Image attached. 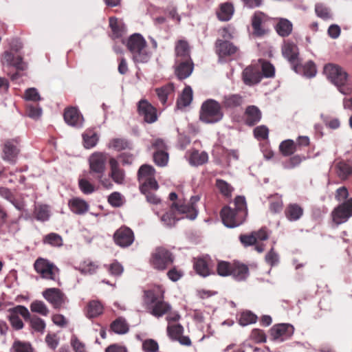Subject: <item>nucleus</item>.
Masks as SVG:
<instances>
[{"instance_id":"obj_1","label":"nucleus","mask_w":352,"mask_h":352,"mask_svg":"<svg viewBox=\"0 0 352 352\" xmlns=\"http://www.w3.org/2000/svg\"><path fill=\"white\" fill-rule=\"evenodd\" d=\"M169 199L173 203L169 211L161 217L164 225L173 226L177 221L184 217L191 220L196 219L198 214L197 204L201 199L199 195L192 196L188 203L182 202L181 199L177 200V195L175 192L170 193Z\"/></svg>"},{"instance_id":"obj_15","label":"nucleus","mask_w":352,"mask_h":352,"mask_svg":"<svg viewBox=\"0 0 352 352\" xmlns=\"http://www.w3.org/2000/svg\"><path fill=\"white\" fill-rule=\"evenodd\" d=\"M282 54L283 56L288 60L292 65L293 69L296 72L300 70L301 67L298 65V48L296 45L291 42H285L282 46Z\"/></svg>"},{"instance_id":"obj_17","label":"nucleus","mask_w":352,"mask_h":352,"mask_svg":"<svg viewBox=\"0 0 352 352\" xmlns=\"http://www.w3.org/2000/svg\"><path fill=\"white\" fill-rule=\"evenodd\" d=\"M63 118L65 122L71 126L81 128L83 126L84 118L77 107H69L65 108Z\"/></svg>"},{"instance_id":"obj_36","label":"nucleus","mask_w":352,"mask_h":352,"mask_svg":"<svg viewBox=\"0 0 352 352\" xmlns=\"http://www.w3.org/2000/svg\"><path fill=\"white\" fill-rule=\"evenodd\" d=\"M188 155V161L193 166H200L206 163L208 160L207 153L199 152L197 150H192L187 153Z\"/></svg>"},{"instance_id":"obj_49","label":"nucleus","mask_w":352,"mask_h":352,"mask_svg":"<svg viewBox=\"0 0 352 352\" xmlns=\"http://www.w3.org/2000/svg\"><path fill=\"white\" fill-rule=\"evenodd\" d=\"M234 261L230 263L228 261H219L217 266V274L221 276H231Z\"/></svg>"},{"instance_id":"obj_22","label":"nucleus","mask_w":352,"mask_h":352,"mask_svg":"<svg viewBox=\"0 0 352 352\" xmlns=\"http://www.w3.org/2000/svg\"><path fill=\"white\" fill-rule=\"evenodd\" d=\"M69 210L77 215H84L89 210V204L85 199L80 197H73L68 201Z\"/></svg>"},{"instance_id":"obj_13","label":"nucleus","mask_w":352,"mask_h":352,"mask_svg":"<svg viewBox=\"0 0 352 352\" xmlns=\"http://www.w3.org/2000/svg\"><path fill=\"white\" fill-rule=\"evenodd\" d=\"M294 332V327L288 323L274 325L270 331V338L277 342H282L290 338Z\"/></svg>"},{"instance_id":"obj_14","label":"nucleus","mask_w":352,"mask_h":352,"mask_svg":"<svg viewBox=\"0 0 352 352\" xmlns=\"http://www.w3.org/2000/svg\"><path fill=\"white\" fill-rule=\"evenodd\" d=\"M114 243L120 248H127L132 245L135 240L133 230L126 226H121L113 234Z\"/></svg>"},{"instance_id":"obj_5","label":"nucleus","mask_w":352,"mask_h":352,"mask_svg":"<svg viewBox=\"0 0 352 352\" xmlns=\"http://www.w3.org/2000/svg\"><path fill=\"white\" fill-rule=\"evenodd\" d=\"M223 117L221 104L214 99L204 101L199 111V120L206 124H213L221 121Z\"/></svg>"},{"instance_id":"obj_42","label":"nucleus","mask_w":352,"mask_h":352,"mask_svg":"<svg viewBox=\"0 0 352 352\" xmlns=\"http://www.w3.org/2000/svg\"><path fill=\"white\" fill-rule=\"evenodd\" d=\"M344 206L338 205L331 212L333 221L337 225L343 223L349 219L347 213L344 209Z\"/></svg>"},{"instance_id":"obj_63","label":"nucleus","mask_w":352,"mask_h":352,"mask_svg":"<svg viewBox=\"0 0 352 352\" xmlns=\"http://www.w3.org/2000/svg\"><path fill=\"white\" fill-rule=\"evenodd\" d=\"M36 218L40 221H47L49 219L50 213L45 206H38L35 209Z\"/></svg>"},{"instance_id":"obj_34","label":"nucleus","mask_w":352,"mask_h":352,"mask_svg":"<svg viewBox=\"0 0 352 352\" xmlns=\"http://www.w3.org/2000/svg\"><path fill=\"white\" fill-rule=\"evenodd\" d=\"M19 153V149L12 141L5 142L3 148V158L10 162H14Z\"/></svg>"},{"instance_id":"obj_45","label":"nucleus","mask_w":352,"mask_h":352,"mask_svg":"<svg viewBox=\"0 0 352 352\" xmlns=\"http://www.w3.org/2000/svg\"><path fill=\"white\" fill-rule=\"evenodd\" d=\"M111 329L117 334H124L129 331V324L123 318H118L111 324Z\"/></svg>"},{"instance_id":"obj_6","label":"nucleus","mask_w":352,"mask_h":352,"mask_svg":"<svg viewBox=\"0 0 352 352\" xmlns=\"http://www.w3.org/2000/svg\"><path fill=\"white\" fill-rule=\"evenodd\" d=\"M164 295L160 289L157 290H148L144 292V301L148 305H152L151 314L157 317H162L170 310L168 303L163 300Z\"/></svg>"},{"instance_id":"obj_2","label":"nucleus","mask_w":352,"mask_h":352,"mask_svg":"<svg viewBox=\"0 0 352 352\" xmlns=\"http://www.w3.org/2000/svg\"><path fill=\"white\" fill-rule=\"evenodd\" d=\"M234 206V208L225 206L221 210L220 214L223 223L228 228H235L241 225L248 215L245 197H236Z\"/></svg>"},{"instance_id":"obj_32","label":"nucleus","mask_w":352,"mask_h":352,"mask_svg":"<svg viewBox=\"0 0 352 352\" xmlns=\"http://www.w3.org/2000/svg\"><path fill=\"white\" fill-rule=\"evenodd\" d=\"M210 258L208 256L199 258L194 263V268L197 273L202 276H207L210 274Z\"/></svg>"},{"instance_id":"obj_39","label":"nucleus","mask_w":352,"mask_h":352,"mask_svg":"<svg viewBox=\"0 0 352 352\" xmlns=\"http://www.w3.org/2000/svg\"><path fill=\"white\" fill-rule=\"evenodd\" d=\"M109 26L112 31V36L118 38L122 36L126 31V27L122 20L115 17L109 19Z\"/></svg>"},{"instance_id":"obj_4","label":"nucleus","mask_w":352,"mask_h":352,"mask_svg":"<svg viewBox=\"0 0 352 352\" xmlns=\"http://www.w3.org/2000/svg\"><path fill=\"white\" fill-rule=\"evenodd\" d=\"M324 73L327 78L338 87L340 93L344 95L351 93L352 88L347 83L348 75L341 67L329 63L324 66Z\"/></svg>"},{"instance_id":"obj_38","label":"nucleus","mask_w":352,"mask_h":352,"mask_svg":"<svg viewBox=\"0 0 352 352\" xmlns=\"http://www.w3.org/2000/svg\"><path fill=\"white\" fill-rule=\"evenodd\" d=\"M243 102V97L239 94H229L223 97V107L226 109H234Z\"/></svg>"},{"instance_id":"obj_25","label":"nucleus","mask_w":352,"mask_h":352,"mask_svg":"<svg viewBox=\"0 0 352 352\" xmlns=\"http://www.w3.org/2000/svg\"><path fill=\"white\" fill-rule=\"evenodd\" d=\"M175 68L177 77L179 80L185 79L192 72L193 63L192 60H175Z\"/></svg>"},{"instance_id":"obj_30","label":"nucleus","mask_w":352,"mask_h":352,"mask_svg":"<svg viewBox=\"0 0 352 352\" xmlns=\"http://www.w3.org/2000/svg\"><path fill=\"white\" fill-rule=\"evenodd\" d=\"M231 276L237 281L245 280L249 276V269L246 265L234 261Z\"/></svg>"},{"instance_id":"obj_54","label":"nucleus","mask_w":352,"mask_h":352,"mask_svg":"<svg viewBox=\"0 0 352 352\" xmlns=\"http://www.w3.org/2000/svg\"><path fill=\"white\" fill-rule=\"evenodd\" d=\"M298 65L301 67L300 70L298 72L300 74H303L304 76L307 77H313L316 74V68L314 62L309 61L306 63L304 65L300 64V60H299Z\"/></svg>"},{"instance_id":"obj_10","label":"nucleus","mask_w":352,"mask_h":352,"mask_svg":"<svg viewBox=\"0 0 352 352\" xmlns=\"http://www.w3.org/2000/svg\"><path fill=\"white\" fill-rule=\"evenodd\" d=\"M7 316L12 327L15 330H21L23 328L24 324L19 318L21 316L25 320L30 318V314L27 307L23 305H16L8 309Z\"/></svg>"},{"instance_id":"obj_53","label":"nucleus","mask_w":352,"mask_h":352,"mask_svg":"<svg viewBox=\"0 0 352 352\" xmlns=\"http://www.w3.org/2000/svg\"><path fill=\"white\" fill-rule=\"evenodd\" d=\"M257 320V316L250 311H243L241 313L239 323L241 326H247L250 324L255 323Z\"/></svg>"},{"instance_id":"obj_44","label":"nucleus","mask_w":352,"mask_h":352,"mask_svg":"<svg viewBox=\"0 0 352 352\" xmlns=\"http://www.w3.org/2000/svg\"><path fill=\"white\" fill-rule=\"evenodd\" d=\"M10 352H34V349L30 342L16 339L10 347Z\"/></svg>"},{"instance_id":"obj_29","label":"nucleus","mask_w":352,"mask_h":352,"mask_svg":"<svg viewBox=\"0 0 352 352\" xmlns=\"http://www.w3.org/2000/svg\"><path fill=\"white\" fill-rule=\"evenodd\" d=\"M266 20V16L261 12H256L254 14L252 19V26L253 28V34L257 36H261L266 32L265 30L262 27V24Z\"/></svg>"},{"instance_id":"obj_35","label":"nucleus","mask_w":352,"mask_h":352,"mask_svg":"<svg viewBox=\"0 0 352 352\" xmlns=\"http://www.w3.org/2000/svg\"><path fill=\"white\" fill-rule=\"evenodd\" d=\"M277 21L275 29L278 34L283 37L289 36L292 32L293 25L292 22L284 18L277 19Z\"/></svg>"},{"instance_id":"obj_57","label":"nucleus","mask_w":352,"mask_h":352,"mask_svg":"<svg viewBox=\"0 0 352 352\" xmlns=\"http://www.w3.org/2000/svg\"><path fill=\"white\" fill-rule=\"evenodd\" d=\"M28 320H30L31 327L37 332L43 333L45 329V321L38 318V316L30 317Z\"/></svg>"},{"instance_id":"obj_9","label":"nucleus","mask_w":352,"mask_h":352,"mask_svg":"<svg viewBox=\"0 0 352 352\" xmlns=\"http://www.w3.org/2000/svg\"><path fill=\"white\" fill-rule=\"evenodd\" d=\"M173 254L164 248H157L151 254L150 264L155 270L162 271L173 263Z\"/></svg>"},{"instance_id":"obj_59","label":"nucleus","mask_w":352,"mask_h":352,"mask_svg":"<svg viewBox=\"0 0 352 352\" xmlns=\"http://www.w3.org/2000/svg\"><path fill=\"white\" fill-rule=\"evenodd\" d=\"M104 267L107 269L109 273L114 276H120L124 271L123 266L118 261H114L110 265H105Z\"/></svg>"},{"instance_id":"obj_47","label":"nucleus","mask_w":352,"mask_h":352,"mask_svg":"<svg viewBox=\"0 0 352 352\" xmlns=\"http://www.w3.org/2000/svg\"><path fill=\"white\" fill-rule=\"evenodd\" d=\"M216 187L220 193L226 197H230L232 196V193L234 190V188L223 179H216Z\"/></svg>"},{"instance_id":"obj_58","label":"nucleus","mask_w":352,"mask_h":352,"mask_svg":"<svg viewBox=\"0 0 352 352\" xmlns=\"http://www.w3.org/2000/svg\"><path fill=\"white\" fill-rule=\"evenodd\" d=\"M129 143L124 139L115 138L110 141L109 147L116 151H122L129 148Z\"/></svg>"},{"instance_id":"obj_40","label":"nucleus","mask_w":352,"mask_h":352,"mask_svg":"<svg viewBox=\"0 0 352 352\" xmlns=\"http://www.w3.org/2000/svg\"><path fill=\"white\" fill-rule=\"evenodd\" d=\"M192 100V90L190 86H186L177 101L178 109H182L188 106Z\"/></svg>"},{"instance_id":"obj_12","label":"nucleus","mask_w":352,"mask_h":352,"mask_svg":"<svg viewBox=\"0 0 352 352\" xmlns=\"http://www.w3.org/2000/svg\"><path fill=\"white\" fill-rule=\"evenodd\" d=\"M107 154L103 152H94L88 158L89 173L91 175H104Z\"/></svg>"},{"instance_id":"obj_18","label":"nucleus","mask_w":352,"mask_h":352,"mask_svg":"<svg viewBox=\"0 0 352 352\" xmlns=\"http://www.w3.org/2000/svg\"><path fill=\"white\" fill-rule=\"evenodd\" d=\"M1 62L3 67H14L17 71H24L27 67L20 56L8 51L1 55Z\"/></svg>"},{"instance_id":"obj_7","label":"nucleus","mask_w":352,"mask_h":352,"mask_svg":"<svg viewBox=\"0 0 352 352\" xmlns=\"http://www.w3.org/2000/svg\"><path fill=\"white\" fill-rule=\"evenodd\" d=\"M155 170L154 168L148 164L140 166L138 172L140 190L142 193H146L148 190H156L158 184L155 178Z\"/></svg>"},{"instance_id":"obj_56","label":"nucleus","mask_w":352,"mask_h":352,"mask_svg":"<svg viewBox=\"0 0 352 352\" xmlns=\"http://www.w3.org/2000/svg\"><path fill=\"white\" fill-rule=\"evenodd\" d=\"M155 163L160 166H165L168 162V154L166 151H156L153 154Z\"/></svg>"},{"instance_id":"obj_23","label":"nucleus","mask_w":352,"mask_h":352,"mask_svg":"<svg viewBox=\"0 0 352 352\" xmlns=\"http://www.w3.org/2000/svg\"><path fill=\"white\" fill-rule=\"evenodd\" d=\"M109 163L110 166L109 177L115 183L122 184L125 179L124 170L120 167L118 162L113 157L109 159Z\"/></svg>"},{"instance_id":"obj_3","label":"nucleus","mask_w":352,"mask_h":352,"mask_svg":"<svg viewBox=\"0 0 352 352\" xmlns=\"http://www.w3.org/2000/svg\"><path fill=\"white\" fill-rule=\"evenodd\" d=\"M126 47L135 63H145L150 60L151 53L147 48L146 41L140 34L130 36L126 41Z\"/></svg>"},{"instance_id":"obj_48","label":"nucleus","mask_w":352,"mask_h":352,"mask_svg":"<svg viewBox=\"0 0 352 352\" xmlns=\"http://www.w3.org/2000/svg\"><path fill=\"white\" fill-rule=\"evenodd\" d=\"M283 203L282 196L275 194L270 197V210L273 213H278L282 211Z\"/></svg>"},{"instance_id":"obj_50","label":"nucleus","mask_w":352,"mask_h":352,"mask_svg":"<svg viewBox=\"0 0 352 352\" xmlns=\"http://www.w3.org/2000/svg\"><path fill=\"white\" fill-rule=\"evenodd\" d=\"M30 307L32 312L39 314L43 316H47L50 312L47 305L41 300L32 302Z\"/></svg>"},{"instance_id":"obj_61","label":"nucleus","mask_w":352,"mask_h":352,"mask_svg":"<svg viewBox=\"0 0 352 352\" xmlns=\"http://www.w3.org/2000/svg\"><path fill=\"white\" fill-rule=\"evenodd\" d=\"M262 76L263 77L272 78L274 76V67L267 61H262L261 63Z\"/></svg>"},{"instance_id":"obj_24","label":"nucleus","mask_w":352,"mask_h":352,"mask_svg":"<svg viewBox=\"0 0 352 352\" xmlns=\"http://www.w3.org/2000/svg\"><path fill=\"white\" fill-rule=\"evenodd\" d=\"M236 51L237 47L229 41L217 40L216 42V52L219 56V59L230 56L234 54Z\"/></svg>"},{"instance_id":"obj_55","label":"nucleus","mask_w":352,"mask_h":352,"mask_svg":"<svg viewBox=\"0 0 352 352\" xmlns=\"http://www.w3.org/2000/svg\"><path fill=\"white\" fill-rule=\"evenodd\" d=\"M78 187L81 192L85 195H90L96 190L94 185L85 178L78 179Z\"/></svg>"},{"instance_id":"obj_62","label":"nucleus","mask_w":352,"mask_h":352,"mask_svg":"<svg viewBox=\"0 0 352 352\" xmlns=\"http://www.w3.org/2000/svg\"><path fill=\"white\" fill-rule=\"evenodd\" d=\"M158 349V343L153 339H146L142 342V349L144 352H157Z\"/></svg>"},{"instance_id":"obj_51","label":"nucleus","mask_w":352,"mask_h":352,"mask_svg":"<svg viewBox=\"0 0 352 352\" xmlns=\"http://www.w3.org/2000/svg\"><path fill=\"white\" fill-rule=\"evenodd\" d=\"M305 160V157L300 155H295L283 162V167L285 169H292L298 166Z\"/></svg>"},{"instance_id":"obj_46","label":"nucleus","mask_w":352,"mask_h":352,"mask_svg":"<svg viewBox=\"0 0 352 352\" xmlns=\"http://www.w3.org/2000/svg\"><path fill=\"white\" fill-rule=\"evenodd\" d=\"M279 148L284 156L292 155L298 151L296 144L292 140H286L283 141L279 146Z\"/></svg>"},{"instance_id":"obj_64","label":"nucleus","mask_w":352,"mask_h":352,"mask_svg":"<svg viewBox=\"0 0 352 352\" xmlns=\"http://www.w3.org/2000/svg\"><path fill=\"white\" fill-rule=\"evenodd\" d=\"M315 11L317 16L323 19L326 20L331 18V14L329 9L323 4H316L315 7Z\"/></svg>"},{"instance_id":"obj_19","label":"nucleus","mask_w":352,"mask_h":352,"mask_svg":"<svg viewBox=\"0 0 352 352\" xmlns=\"http://www.w3.org/2000/svg\"><path fill=\"white\" fill-rule=\"evenodd\" d=\"M138 112L148 123H153L157 120L156 109L146 100H141L139 102Z\"/></svg>"},{"instance_id":"obj_33","label":"nucleus","mask_w":352,"mask_h":352,"mask_svg":"<svg viewBox=\"0 0 352 352\" xmlns=\"http://www.w3.org/2000/svg\"><path fill=\"white\" fill-rule=\"evenodd\" d=\"M234 12L233 5L231 3L226 2L219 5L217 16L220 21H228L232 18Z\"/></svg>"},{"instance_id":"obj_31","label":"nucleus","mask_w":352,"mask_h":352,"mask_svg":"<svg viewBox=\"0 0 352 352\" xmlns=\"http://www.w3.org/2000/svg\"><path fill=\"white\" fill-rule=\"evenodd\" d=\"M103 310L102 304L97 300H93L88 302L86 307L85 314L87 318H94L101 315L103 313Z\"/></svg>"},{"instance_id":"obj_28","label":"nucleus","mask_w":352,"mask_h":352,"mask_svg":"<svg viewBox=\"0 0 352 352\" xmlns=\"http://www.w3.org/2000/svg\"><path fill=\"white\" fill-rule=\"evenodd\" d=\"M261 119V112L259 109L254 106H248L244 113V121L247 125L254 126Z\"/></svg>"},{"instance_id":"obj_20","label":"nucleus","mask_w":352,"mask_h":352,"mask_svg":"<svg viewBox=\"0 0 352 352\" xmlns=\"http://www.w3.org/2000/svg\"><path fill=\"white\" fill-rule=\"evenodd\" d=\"M155 91L163 109H165L170 103L168 102L169 98H173L174 96L175 87L173 84L168 83L161 87L156 88Z\"/></svg>"},{"instance_id":"obj_11","label":"nucleus","mask_w":352,"mask_h":352,"mask_svg":"<svg viewBox=\"0 0 352 352\" xmlns=\"http://www.w3.org/2000/svg\"><path fill=\"white\" fill-rule=\"evenodd\" d=\"M43 297L54 309H61L68 302V298L65 293L58 288H47L43 291Z\"/></svg>"},{"instance_id":"obj_21","label":"nucleus","mask_w":352,"mask_h":352,"mask_svg":"<svg viewBox=\"0 0 352 352\" xmlns=\"http://www.w3.org/2000/svg\"><path fill=\"white\" fill-rule=\"evenodd\" d=\"M263 76L258 66L247 67L243 72V79L245 84L248 85H253L258 83Z\"/></svg>"},{"instance_id":"obj_60","label":"nucleus","mask_w":352,"mask_h":352,"mask_svg":"<svg viewBox=\"0 0 352 352\" xmlns=\"http://www.w3.org/2000/svg\"><path fill=\"white\" fill-rule=\"evenodd\" d=\"M250 338L256 343L265 342L267 340L264 331L258 329H254L250 333Z\"/></svg>"},{"instance_id":"obj_16","label":"nucleus","mask_w":352,"mask_h":352,"mask_svg":"<svg viewBox=\"0 0 352 352\" xmlns=\"http://www.w3.org/2000/svg\"><path fill=\"white\" fill-rule=\"evenodd\" d=\"M184 329L179 323L167 325L166 332L169 338L173 341H178L181 344L190 346L192 342L188 336H184Z\"/></svg>"},{"instance_id":"obj_37","label":"nucleus","mask_w":352,"mask_h":352,"mask_svg":"<svg viewBox=\"0 0 352 352\" xmlns=\"http://www.w3.org/2000/svg\"><path fill=\"white\" fill-rule=\"evenodd\" d=\"M84 147L87 149L94 148L98 144L99 137L94 129H87L82 133Z\"/></svg>"},{"instance_id":"obj_8","label":"nucleus","mask_w":352,"mask_h":352,"mask_svg":"<svg viewBox=\"0 0 352 352\" xmlns=\"http://www.w3.org/2000/svg\"><path fill=\"white\" fill-rule=\"evenodd\" d=\"M34 267L42 278L57 282L58 285L60 284L59 269L48 260L42 258L36 259Z\"/></svg>"},{"instance_id":"obj_27","label":"nucleus","mask_w":352,"mask_h":352,"mask_svg":"<svg viewBox=\"0 0 352 352\" xmlns=\"http://www.w3.org/2000/svg\"><path fill=\"white\" fill-rule=\"evenodd\" d=\"M175 60H192L190 56V49L187 41L179 40L175 43Z\"/></svg>"},{"instance_id":"obj_43","label":"nucleus","mask_w":352,"mask_h":352,"mask_svg":"<svg viewBox=\"0 0 352 352\" xmlns=\"http://www.w3.org/2000/svg\"><path fill=\"white\" fill-rule=\"evenodd\" d=\"M98 268V264L89 259L81 262L76 267V269L83 274H93L96 272Z\"/></svg>"},{"instance_id":"obj_26","label":"nucleus","mask_w":352,"mask_h":352,"mask_svg":"<svg viewBox=\"0 0 352 352\" xmlns=\"http://www.w3.org/2000/svg\"><path fill=\"white\" fill-rule=\"evenodd\" d=\"M284 213L288 221H296L302 217L304 209L298 204L291 203L286 206Z\"/></svg>"},{"instance_id":"obj_52","label":"nucleus","mask_w":352,"mask_h":352,"mask_svg":"<svg viewBox=\"0 0 352 352\" xmlns=\"http://www.w3.org/2000/svg\"><path fill=\"white\" fill-rule=\"evenodd\" d=\"M43 243L54 247H60L63 245V239L59 234L52 232L44 236Z\"/></svg>"},{"instance_id":"obj_41","label":"nucleus","mask_w":352,"mask_h":352,"mask_svg":"<svg viewBox=\"0 0 352 352\" xmlns=\"http://www.w3.org/2000/svg\"><path fill=\"white\" fill-rule=\"evenodd\" d=\"M337 175L342 180L346 179L352 174V167L344 162H339L335 166Z\"/></svg>"}]
</instances>
